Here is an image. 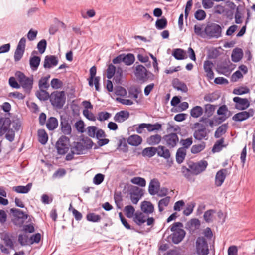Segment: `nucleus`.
Instances as JSON below:
<instances>
[{"mask_svg": "<svg viewBox=\"0 0 255 255\" xmlns=\"http://www.w3.org/2000/svg\"><path fill=\"white\" fill-rule=\"evenodd\" d=\"M183 227V225L180 222H175L169 227L172 232L169 238L173 243L178 244L183 240L186 233L182 229Z\"/></svg>", "mask_w": 255, "mask_h": 255, "instance_id": "obj_1", "label": "nucleus"}, {"mask_svg": "<svg viewBox=\"0 0 255 255\" xmlns=\"http://www.w3.org/2000/svg\"><path fill=\"white\" fill-rule=\"evenodd\" d=\"M11 120L8 118L0 121V136L5 134L6 139L10 142L14 141L15 138V131L10 128Z\"/></svg>", "mask_w": 255, "mask_h": 255, "instance_id": "obj_2", "label": "nucleus"}, {"mask_svg": "<svg viewBox=\"0 0 255 255\" xmlns=\"http://www.w3.org/2000/svg\"><path fill=\"white\" fill-rule=\"evenodd\" d=\"M49 100L54 107L61 109L66 101L64 92L56 91L52 92L50 94Z\"/></svg>", "mask_w": 255, "mask_h": 255, "instance_id": "obj_3", "label": "nucleus"}, {"mask_svg": "<svg viewBox=\"0 0 255 255\" xmlns=\"http://www.w3.org/2000/svg\"><path fill=\"white\" fill-rule=\"evenodd\" d=\"M15 76L21 84L25 93L29 94L33 83V77H27L21 71H17Z\"/></svg>", "mask_w": 255, "mask_h": 255, "instance_id": "obj_4", "label": "nucleus"}, {"mask_svg": "<svg viewBox=\"0 0 255 255\" xmlns=\"http://www.w3.org/2000/svg\"><path fill=\"white\" fill-rule=\"evenodd\" d=\"M204 32L209 38H218L222 35V28L218 24L209 23L205 26Z\"/></svg>", "mask_w": 255, "mask_h": 255, "instance_id": "obj_5", "label": "nucleus"}, {"mask_svg": "<svg viewBox=\"0 0 255 255\" xmlns=\"http://www.w3.org/2000/svg\"><path fill=\"white\" fill-rule=\"evenodd\" d=\"M55 147L58 154H65L69 149V138L64 135L61 136L57 141Z\"/></svg>", "mask_w": 255, "mask_h": 255, "instance_id": "obj_6", "label": "nucleus"}, {"mask_svg": "<svg viewBox=\"0 0 255 255\" xmlns=\"http://www.w3.org/2000/svg\"><path fill=\"white\" fill-rule=\"evenodd\" d=\"M134 75L140 81H146L151 76L153 77V74L149 72L142 65L139 64L135 66Z\"/></svg>", "mask_w": 255, "mask_h": 255, "instance_id": "obj_7", "label": "nucleus"}, {"mask_svg": "<svg viewBox=\"0 0 255 255\" xmlns=\"http://www.w3.org/2000/svg\"><path fill=\"white\" fill-rule=\"evenodd\" d=\"M197 253L198 255H208L209 253L206 240L203 237H198L196 242Z\"/></svg>", "mask_w": 255, "mask_h": 255, "instance_id": "obj_8", "label": "nucleus"}, {"mask_svg": "<svg viewBox=\"0 0 255 255\" xmlns=\"http://www.w3.org/2000/svg\"><path fill=\"white\" fill-rule=\"evenodd\" d=\"M85 150L84 145L81 142H74L73 146L71 147L70 152L67 154L65 160L71 161L74 159V154L80 155L83 154V151Z\"/></svg>", "mask_w": 255, "mask_h": 255, "instance_id": "obj_9", "label": "nucleus"}, {"mask_svg": "<svg viewBox=\"0 0 255 255\" xmlns=\"http://www.w3.org/2000/svg\"><path fill=\"white\" fill-rule=\"evenodd\" d=\"M195 130L193 133V137L198 140H201L203 139H207L208 132L205 127L199 123L194 124Z\"/></svg>", "mask_w": 255, "mask_h": 255, "instance_id": "obj_10", "label": "nucleus"}, {"mask_svg": "<svg viewBox=\"0 0 255 255\" xmlns=\"http://www.w3.org/2000/svg\"><path fill=\"white\" fill-rule=\"evenodd\" d=\"M208 166V162L206 160H201L196 163H192L189 165V167L192 171L194 175H198L204 171Z\"/></svg>", "mask_w": 255, "mask_h": 255, "instance_id": "obj_11", "label": "nucleus"}, {"mask_svg": "<svg viewBox=\"0 0 255 255\" xmlns=\"http://www.w3.org/2000/svg\"><path fill=\"white\" fill-rule=\"evenodd\" d=\"M254 114V110L249 109L247 111H242L235 114L232 119L235 122H242L253 116Z\"/></svg>", "mask_w": 255, "mask_h": 255, "instance_id": "obj_12", "label": "nucleus"}, {"mask_svg": "<svg viewBox=\"0 0 255 255\" xmlns=\"http://www.w3.org/2000/svg\"><path fill=\"white\" fill-rule=\"evenodd\" d=\"M233 101L235 103V108L240 111L247 109L250 106V102L247 98L235 97L233 98Z\"/></svg>", "mask_w": 255, "mask_h": 255, "instance_id": "obj_13", "label": "nucleus"}, {"mask_svg": "<svg viewBox=\"0 0 255 255\" xmlns=\"http://www.w3.org/2000/svg\"><path fill=\"white\" fill-rule=\"evenodd\" d=\"M163 139L167 145L170 148L176 146L179 141V138L176 133H172L164 136Z\"/></svg>", "mask_w": 255, "mask_h": 255, "instance_id": "obj_14", "label": "nucleus"}, {"mask_svg": "<svg viewBox=\"0 0 255 255\" xmlns=\"http://www.w3.org/2000/svg\"><path fill=\"white\" fill-rule=\"evenodd\" d=\"M230 174L229 169H222L218 171L215 176V185L219 187L223 183L227 174Z\"/></svg>", "mask_w": 255, "mask_h": 255, "instance_id": "obj_15", "label": "nucleus"}, {"mask_svg": "<svg viewBox=\"0 0 255 255\" xmlns=\"http://www.w3.org/2000/svg\"><path fill=\"white\" fill-rule=\"evenodd\" d=\"M60 128L62 132L65 135H70L71 134V127L69 120L66 118H62L60 120Z\"/></svg>", "mask_w": 255, "mask_h": 255, "instance_id": "obj_16", "label": "nucleus"}, {"mask_svg": "<svg viewBox=\"0 0 255 255\" xmlns=\"http://www.w3.org/2000/svg\"><path fill=\"white\" fill-rule=\"evenodd\" d=\"M58 63V59L55 55H47L45 57L43 66L45 68L50 69L56 66Z\"/></svg>", "mask_w": 255, "mask_h": 255, "instance_id": "obj_17", "label": "nucleus"}, {"mask_svg": "<svg viewBox=\"0 0 255 255\" xmlns=\"http://www.w3.org/2000/svg\"><path fill=\"white\" fill-rule=\"evenodd\" d=\"M217 113L218 115L221 116L219 117L220 122L225 121L231 114V112L228 110V107L225 105L221 106L217 110Z\"/></svg>", "mask_w": 255, "mask_h": 255, "instance_id": "obj_18", "label": "nucleus"}, {"mask_svg": "<svg viewBox=\"0 0 255 255\" xmlns=\"http://www.w3.org/2000/svg\"><path fill=\"white\" fill-rule=\"evenodd\" d=\"M160 187V183L156 178L151 179L148 186V192L151 195H155L158 193Z\"/></svg>", "mask_w": 255, "mask_h": 255, "instance_id": "obj_19", "label": "nucleus"}, {"mask_svg": "<svg viewBox=\"0 0 255 255\" xmlns=\"http://www.w3.org/2000/svg\"><path fill=\"white\" fill-rule=\"evenodd\" d=\"M213 66V63L211 61L206 60L204 62V70L206 73V77L209 80H212L214 77V74L212 70Z\"/></svg>", "mask_w": 255, "mask_h": 255, "instance_id": "obj_20", "label": "nucleus"}, {"mask_svg": "<svg viewBox=\"0 0 255 255\" xmlns=\"http://www.w3.org/2000/svg\"><path fill=\"white\" fill-rule=\"evenodd\" d=\"M133 193H130V199L134 204H136L138 202L140 198L143 195L142 189L137 187H134L133 189Z\"/></svg>", "mask_w": 255, "mask_h": 255, "instance_id": "obj_21", "label": "nucleus"}, {"mask_svg": "<svg viewBox=\"0 0 255 255\" xmlns=\"http://www.w3.org/2000/svg\"><path fill=\"white\" fill-rule=\"evenodd\" d=\"M129 117V113L127 111L122 110L117 112L114 117V120L118 123H122L127 120Z\"/></svg>", "mask_w": 255, "mask_h": 255, "instance_id": "obj_22", "label": "nucleus"}, {"mask_svg": "<svg viewBox=\"0 0 255 255\" xmlns=\"http://www.w3.org/2000/svg\"><path fill=\"white\" fill-rule=\"evenodd\" d=\"M141 210L144 214L149 215L154 212V205L150 201H143L141 204Z\"/></svg>", "mask_w": 255, "mask_h": 255, "instance_id": "obj_23", "label": "nucleus"}, {"mask_svg": "<svg viewBox=\"0 0 255 255\" xmlns=\"http://www.w3.org/2000/svg\"><path fill=\"white\" fill-rule=\"evenodd\" d=\"M173 87L178 91L186 93L188 91V87L185 83L180 81L178 79H174L172 81Z\"/></svg>", "mask_w": 255, "mask_h": 255, "instance_id": "obj_24", "label": "nucleus"}, {"mask_svg": "<svg viewBox=\"0 0 255 255\" xmlns=\"http://www.w3.org/2000/svg\"><path fill=\"white\" fill-rule=\"evenodd\" d=\"M127 142L130 145L137 146L142 143V139L138 135L134 134L128 137Z\"/></svg>", "mask_w": 255, "mask_h": 255, "instance_id": "obj_25", "label": "nucleus"}, {"mask_svg": "<svg viewBox=\"0 0 255 255\" xmlns=\"http://www.w3.org/2000/svg\"><path fill=\"white\" fill-rule=\"evenodd\" d=\"M134 222L139 226L144 223L146 221V216L141 212H136L133 216Z\"/></svg>", "mask_w": 255, "mask_h": 255, "instance_id": "obj_26", "label": "nucleus"}, {"mask_svg": "<svg viewBox=\"0 0 255 255\" xmlns=\"http://www.w3.org/2000/svg\"><path fill=\"white\" fill-rule=\"evenodd\" d=\"M10 212L15 217L17 218L18 220H21L20 221L21 223H23V221L26 220L28 218V215L20 209L11 208L10 209Z\"/></svg>", "mask_w": 255, "mask_h": 255, "instance_id": "obj_27", "label": "nucleus"}, {"mask_svg": "<svg viewBox=\"0 0 255 255\" xmlns=\"http://www.w3.org/2000/svg\"><path fill=\"white\" fill-rule=\"evenodd\" d=\"M32 186V183H29L26 186L19 185L14 186L12 188V190L18 193L26 194L30 191Z\"/></svg>", "mask_w": 255, "mask_h": 255, "instance_id": "obj_28", "label": "nucleus"}, {"mask_svg": "<svg viewBox=\"0 0 255 255\" xmlns=\"http://www.w3.org/2000/svg\"><path fill=\"white\" fill-rule=\"evenodd\" d=\"M157 153L158 156L168 159L170 157L169 150L163 146L160 145L157 147Z\"/></svg>", "mask_w": 255, "mask_h": 255, "instance_id": "obj_29", "label": "nucleus"}, {"mask_svg": "<svg viewBox=\"0 0 255 255\" xmlns=\"http://www.w3.org/2000/svg\"><path fill=\"white\" fill-rule=\"evenodd\" d=\"M46 125L47 129L49 130H53L58 127V120L56 118L54 117H51L48 118Z\"/></svg>", "mask_w": 255, "mask_h": 255, "instance_id": "obj_30", "label": "nucleus"}, {"mask_svg": "<svg viewBox=\"0 0 255 255\" xmlns=\"http://www.w3.org/2000/svg\"><path fill=\"white\" fill-rule=\"evenodd\" d=\"M216 106L210 104H207L204 105V110L203 112L204 113V117L209 118L211 117L215 110Z\"/></svg>", "mask_w": 255, "mask_h": 255, "instance_id": "obj_31", "label": "nucleus"}, {"mask_svg": "<svg viewBox=\"0 0 255 255\" xmlns=\"http://www.w3.org/2000/svg\"><path fill=\"white\" fill-rule=\"evenodd\" d=\"M186 156V150L184 148H179L176 154V160L178 164L182 163Z\"/></svg>", "mask_w": 255, "mask_h": 255, "instance_id": "obj_32", "label": "nucleus"}, {"mask_svg": "<svg viewBox=\"0 0 255 255\" xmlns=\"http://www.w3.org/2000/svg\"><path fill=\"white\" fill-rule=\"evenodd\" d=\"M224 139L222 138L219 140H218L213 145L212 149V151L213 153L220 152L224 147L226 146V145L224 144Z\"/></svg>", "mask_w": 255, "mask_h": 255, "instance_id": "obj_33", "label": "nucleus"}, {"mask_svg": "<svg viewBox=\"0 0 255 255\" xmlns=\"http://www.w3.org/2000/svg\"><path fill=\"white\" fill-rule=\"evenodd\" d=\"M123 54V62L127 66L132 65L135 61V57L134 54L132 53H128L127 54Z\"/></svg>", "mask_w": 255, "mask_h": 255, "instance_id": "obj_34", "label": "nucleus"}, {"mask_svg": "<svg viewBox=\"0 0 255 255\" xmlns=\"http://www.w3.org/2000/svg\"><path fill=\"white\" fill-rule=\"evenodd\" d=\"M50 75H47L46 76L41 77L38 82V86L40 89L47 90L49 87V84L48 82Z\"/></svg>", "mask_w": 255, "mask_h": 255, "instance_id": "obj_35", "label": "nucleus"}, {"mask_svg": "<svg viewBox=\"0 0 255 255\" xmlns=\"http://www.w3.org/2000/svg\"><path fill=\"white\" fill-rule=\"evenodd\" d=\"M157 148L149 147L144 148L142 152V155L144 157H152L157 153Z\"/></svg>", "mask_w": 255, "mask_h": 255, "instance_id": "obj_36", "label": "nucleus"}, {"mask_svg": "<svg viewBox=\"0 0 255 255\" xmlns=\"http://www.w3.org/2000/svg\"><path fill=\"white\" fill-rule=\"evenodd\" d=\"M38 141L42 145L45 144L48 139V135L43 129L38 130Z\"/></svg>", "mask_w": 255, "mask_h": 255, "instance_id": "obj_37", "label": "nucleus"}, {"mask_svg": "<svg viewBox=\"0 0 255 255\" xmlns=\"http://www.w3.org/2000/svg\"><path fill=\"white\" fill-rule=\"evenodd\" d=\"M41 61V59L39 56H34L30 57L29 60L30 66L33 71L37 69Z\"/></svg>", "mask_w": 255, "mask_h": 255, "instance_id": "obj_38", "label": "nucleus"}, {"mask_svg": "<svg viewBox=\"0 0 255 255\" xmlns=\"http://www.w3.org/2000/svg\"><path fill=\"white\" fill-rule=\"evenodd\" d=\"M170 201V197L169 196H166L159 201L158 203V208L160 212H162L164 210L165 207L168 206Z\"/></svg>", "mask_w": 255, "mask_h": 255, "instance_id": "obj_39", "label": "nucleus"}, {"mask_svg": "<svg viewBox=\"0 0 255 255\" xmlns=\"http://www.w3.org/2000/svg\"><path fill=\"white\" fill-rule=\"evenodd\" d=\"M35 95L40 101H46L50 99V95L45 89H40L36 91Z\"/></svg>", "mask_w": 255, "mask_h": 255, "instance_id": "obj_40", "label": "nucleus"}, {"mask_svg": "<svg viewBox=\"0 0 255 255\" xmlns=\"http://www.w3.org/2000/svg\"><path fill=\"white\" fill-rule=\"evenodd\" d=\"M161 140V136L159 134L151 135L147 139L149 145H155L158 144Z\"/></svg>", "mask_w": 255, "mask_h": 255, "instance_id": "obj_41", "label": "nucleus"}, {"mask_svg": "<svg viewBox=\"0 0 255 255\" xmlns=\"http://www.w3.org/2000/svg\"><path fill=\"white\" fill-rule=\"evenodd\" d=\"M203 113V109L200 106H196L192 108L190 111V115L193 118H198Z\"/></svg>", "mask_w": 255, "mask_h": 255, "instance_id": "obj_42", "label": "nucleus"}, {"mask_svg": "<svg viewBox=\"0 0 255 255\" xmlns=\"http://www.w3.org/2000/svg\"><path fill=\"white\" fill-rule=\"evenodd\" d=\"M181 172L182 173L184 176L189 181H194V179L193 178V173L192 171L190 169L186 168L185 166H183L181 168Z\"/></svg>", "mask_w": 255, "mask_h": 255, "instance_id": "obj_43", "label": "nucleus"}, {"mask_svg": "<svg viewBox=\"0 0 255 255\" xmlns=\"http://www.w3.org/2000/svg\"><path fill=\"white\" fill-rule=\"evenodd\" d=\"M228 126L227 124H222L219 126L215 132L214 136L216 138H220L226 132Z\"/></svg>", "mask_w": 255, "mask_h": 255, "instance_id": "obj_44", "label": "nucleus"}, {"mask_svg": "<svg viewBox=\"0 0 255 255\" xmlns=\"http://www.w3.org/2000/svg\"><path fill=\"white\" fill-rule=\"evenodd\" d=\"M185 51L180 48H177L173 51L172 55L177 60H183L186 57H185Z\"/></svg>", "mask_w": 255, "mask_h": 255, "instance_id": "obj_45", "label": "nucleus"}, {"mask_svg": "<svg viewBox=\"0 0 255 255\" xmlns=\"http://www.w3.org/2000/svg\"><path fill=\"white\" fill-rule=\"evenodd\" d=\"M2 240L6 247L10 249H14V244L9 234H5L2 238Z\"/></svg>", "mask_w": 255, "mask_h": 255, "instance_id": "obj_46", "label": "nucleus"}, {"mask_svg": "<svg viewBox=\"0 0 255 255\" xmlns=\"http://www.w3.org/2000/svg\"><path fill=\"white\" fill-rule=\"evenodd\" d=\"M80 141L81 143H82V145H84L85 150L92 148L93 145L92 140L88 137H83Z\"/></svg>", "mask_w": 255, "mask_h": 255, "instance_id": "obj_47", "label": "nucleus"}, {"mask_svg": "<svg viewBox=\"0 0 255 255\" xmlns=\"http://www.w3.org/2000/svg\"><path fill=\"white\" fill-rule=\"evenodd\" d=\"M130 181L132 184L141 187H145L146 186V180L144 178L140 177H134L131 179Z\"/></svg>", "mask_w": 255, "mask_h": 255, "instance_id": "obj_48", "label": "nucleus"}, {"mask_svg": "<svg viewBox=\"0 0 255 255\" xmlns=\"http://www.w3.org/2000/svg\"><path fill=\"white\" fill-rule=\"evenodd\" d=\"M242 52L241 49L234 50L231 56L232 60L234 62H239L242 58Z\"/></svg>", "mask_w": 255, "mask_h": 255, "instance_id": "obj_49", "label": "nucleus"}, {"mask_svg": "<svg viewBox=\"0 0 255 255\" xmlns=\"http://www.w3.org/2000/svg\"><path fill=\"white\" fill-rule=\"evenodd\" d=\"M86 219L90 222H98L101 220V217L100 215L96 214L94 213H89L87 214Z\"/></svg>", "mask_w": 255, "mask_h": 255, "instance_id": "obj_50", "label": "nucleus"}, {"mask_svg": "<svg viewBox=\"0 0 255 255\" xmlns=\"http://www.w3.org/2000/svg\"><path fill=\"white\" fill-rule=\"evenodd\" d=\"M146 129L148 132H152L155 130H159L161 129L162 125L160 123H156L154 124H147Z\"/></svg>", "mask_w": 255, "mask_h": 255, "instance_id": "obj_51", "label": "nucleus"}, {"mask_svg": "<svg viewBox=\"0 0 255 255\" xmlns=\"http://www.w3.org/2000/svg\"><path fill=\"white\" fill-rule=\"evenodd\" d=\"M167 25V19L163 17L161 19H158L155 23V26L158 29H164Z\"/></svg>", "mask_w": 255, "mask_h": 255, "instance_id": "obj_52", "label": "nucleus"}, {"mask_svg": "<svg viewBox=\"0 0 255 255\" xmlns=\"http://www.w3.org/2000/svg\"><path fill=\"white\" fill-rule=\"evenodd\" d=\"M205 148V142H202L201 144L194 145L192 146L191 149V152L193 154H197L203 151Z\"/></svg>", "mask_w": 255, "mask_h": 255, "instance_id": "obj_53", "label": "nucleus"}, {"mask_svg": "<svg viewBox=\"0 0 255 255\" xmlns=\"http://www.w3.org/2000/svg\"><path fill=\"white\" fill-rule=\"evenodd\" d=\"M193 143V140L192 137L188 138L185 139H182L180 141V143L182 145L183 147L180 148H184L186 150L187 149L189 148Z\"/></svg>", "mask_w": 255, "mask_h": 255, "instance_id": "obj_54", "label": "nucleus"}, {"mask_svg": "<svg viewBox=\"0 0 255 255\" xmlns=\"http://www.w3.org/2000/svg\"><path fill=\"white\" fill-rule=\"evenodd\" d=\"M215 213V211L213 209L206 211L203 216L205 221L207 223L211 222L212 221L213 214Z\"/></svg>", "mask_w": 255, "mask_h": 255, "instance_id": "obj_55", "label": "nucleus"}, {"mask_svg": "<svg viewBox=\"0 0 255 255\" xmlns=\"http://www.w3.org/2000/svg\"><path fill=\"white\" fill-rule=\"evenodd\" d=\"M125 211L127 217L131 218L134 216L135 209L132 205H127L125 207Z\"/></svg>", "mask_w": 255, "mask_h": 255, "instance_id": "obj_56", "label": "nucleus"}, {"mask_svg": "<svg viewBox=\"0 0 255 255\" xmlns=\"http://www.w3.org/2000/svg\"><path fill=\"white\" fill-rule=\"evenodd\" d=\"M249 92V89L247 87H240L235 88L233 90V93L235 95H243Z\"/></svg>", "mask_w": 255, "mask_h": 255, "instance_id": "obj_57", "label": "nucleus"}, {"mask_svg": "<svg viewBox=\"0 0 255 255\" xmlns=\"http://www.w3.org/2000/svg\"><path fill=\"white\" fill-rule=\"evenodd\" d=\"M25 50L16 48L14 55L15 62H18L21 60L24 54Z\"/></svg>", "mask_w": 255, "mask_h": 255, "instance_id": "obj_58", "label": "nucleus"}, {"mask_svg": "<svg viewBox=\"0 0 255 255\" xmlns=\"http://www.w3.org/2000/svg\"><path fill=\"white\" fill-rule=\"evenodd\" d=\"M115 71V66L112 64H109L107 69V77L108 79H110L113 77Z\"/></svg>", "mask_w": 255, "mask_h": 255, "instance_id": "obj_59", "label": "nucleus"}, {"mask_svg": "<svg viewBox=\"0 0 255 255\" xmlns=\"http://www.w3.org/2000/svg\"><path fill=\"white\" fill-rule=\"evenodd\" d=\"M206 16V12L203 10L201 9L197 10L194 14L195 18L199 21L204 20Z\"/></svg>", "mask_w": 255, "mask_h": 255, "instance_id": "obj_60", "label": "nucleus"}, {"mask_svg": "<svg viewBox=\"0 0 255 255\" xmlns=\"http://www.w3.org/2000/svg\"><path fill=\"white\" fill-rule=\"evenodd\" d=\"M111 116V114L108 112H101L98 114V120L100 121H104L108 120Z\"/></svg>", "mask_w": 255, "mask_h": 255, "instance_id": "obj_61", "label": "nucleus"}, {"mask_svg": "<svg viewBox=\"0 0 255 255\" xmlns=\"http://www.w3.org/2000/svg\"><path fill=\"white\" fill-rule=\"evenodd\" d=\"M187 226L193 228V230L197 229L200 226V222L197 219H192L187 223Z\"/></svg>", "mask_w": 255, "mask_h": 255, "instance_id": "obj_62", "label": "nucleus"}, {"mask_svg": "<svg viewBox=\"0 0 255 255\" xmlns=\"http://www.w3.org/2000/svg\"><path fill=\"white\" fill-rule=\"evenodd\" d=\"M47 45V42L46 40H41L37 44V48L41 54H42L45 51Z\"/></svg>", "mask_w": 255, "mask_h": 255, "instance_id": "obj_63", "label": "nucleus"}, {"mask_svg": "<svg viewBox=\"0 0 255 255\" xmlns=\"http://www.w3.org/2000/svg\"><path fill=\"white\" fill-rule=\"evenodd\" d=\"M104 175L102 174H97L93 178V182L95 185H99L104 181Z\"/></svg>", "mask_w": 255, "mask_h": 255, "instance_id": "obj_64", "label": "nucleus"}]
</instances>
